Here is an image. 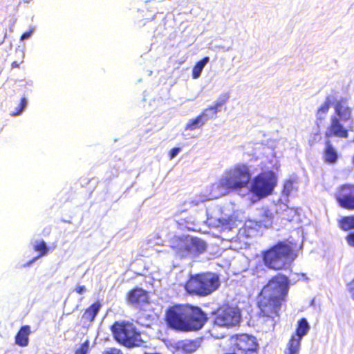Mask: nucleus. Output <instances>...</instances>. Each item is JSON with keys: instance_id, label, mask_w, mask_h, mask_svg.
<instances>
[{"instance_id": "obj_1", "label": "nucleus", "mask_w": 354, "mask_h": 354, "mask_svg": "<svg viewBox=\"0 0 354 354\" xmlns=\"http://www.w3.org/2000/svg\"><path fill=\"white\" fill-rule=\"evenodd\" d=\"M288 277L278 274L272 278L262 289L258 304L266 330L274 328L278 320L281 302L288 293Z\"/></svg>"}, {"instance_id": "obj_2", "label": "nucleus", "mask_w": 354, "mask_h": 354, "mask_svg": "<svg viewBox=\"0 0 354 354\" xmlns=\"http://www.w3.org/2000/svg\"><path fill=\"white\" fill-rule=\"evenodd\" d=\"M251 180V174L249 167L245 164H237L226 169L218 182L212 184L209 187L208 196H199L193 203L198 205L204 202L223 196L230 192L241 189L248 186Z\"/></svg>"}, {"instance_id": "obj_3", "label": "nucleus", "mask_w": 354, "mask_h": 354, "mask_svg": "<svg viewBox=\"0 0 354 354\" xmlns=\"http://www.w3.org/2000/svg\"><path fill=\"white\" fill-rule=\"evenodd\" d=\"M207 319L206 314L200 308L190 305H174L165 312L167 326L179 332L198 330Z\"/></svg>"}, {"instance_id": "obj_4", "label": "nucleus", "mask_w": 354, "mask_h": 354, "mask_svg": "<svg viewBox=\"0 0 354 354\" xmlns=\"http://www.w3.org/2000/svg\"><path fill=\"white\" fill-rule=\"evenodd\" d=\"M265 265L273 270H281L288 267L293 261L291 247L279 242L263 253Z\"/></svg>"}, {"instance_id": "obj_5", "label": "nucleus", "mask_w": 354, "mask_h": 354, "mask_svg": "<svg viewBox=\"0 0 354 354\" xmlns=\"http://www.w3.org/2000/svg\"><path fill=\"white\" fill-rule=\"evenodd\" d=\"M219 285L218 275L207 272L192 277L187 282L185 289L189 294L206 296L216 290Z\"/></svg>"}, {"instance_id": "obj_6", "label": "nucleus", "mask_w": 354, "mask_h": 354, "mask_svg": "<svg viewBox=\"0 0 354 354\" xmlns=\"http://www.w3.org/2000/svg\"><path fill=\"white\" fill-rule=\"evenodd\" d=\"M171 244L176 254L182 258L197 257L206 250V243L203 240L190 236H176L172 239Z\"/></svg>"}, {"instance_id": "obj_7", "label": "nucleus", "mask_w": 354, "mask_h": 354, "mask_svg": "<svg viewBox=\"0 0 354 354\" xmlns=\"http://www.w3.org/2000/svg\"><path fill=\"white\" fill-rule=\"evenodd\" d=\"M277 183V178L273 171L261 172L251 181L250 191L253 194L252 202L259 201L272 194Z\"/></svg>"}, {"instance_id": "obj_8", "label": "nucleus", "mask_w": 354, "mask_h": 354, "mask_svg": "<svg viewBox=\"0 0 354 354\" xmlns=\"http://www.w3.org/2000/svg\"><path fill=\"white\" fill-rule=\"evenodd\" d=\"M111 331L115 339L127 348L140 346L143 342L140 333L132 323L115 322L111 327Z\"/></svg>"}, {"instance_id": "obj_9", "label": "nucleus", "mask_w": 354, "mask_h": 354, "mask_svg": "<svg viewBox=\"0 0 354 354\" xmlns=\"http://www.w3.org/2000/svg\"><path fill=\"white\" fill-rule=\"evenodd\" d=\"M241 321V310L238 307L225 306L220 308L215 313L212 335L217 328H230L238 326Z\"/></svg>"}, {"instance_id": "obj_10", "label": "nucleus", "mask_w": 354, "mask_h": 354, "mask_svg": "<svg viewBox=\"0 0 354 354\" xmlns=\"http://www.w3.org/2000/svg\"><path fill=\"white\" fill-rule=\"evenodd\" d=\"M205 223L209 227L225 228L230 223V216L216 204H212L207 208Z\"/></svg>"}, {"instance_id": "obj_11", "label": "nucleus", "mask_w": 354, "mask_h": 354, "mask_svg": "<svg viewBox=\"0 0 354 354\" xmlns=\"http://www.w3.org/2000/svg\"><path fill=\"white\" fill-rule=\"evenodd\" d=\"M231 342L234 346V353L256 354L257 343L254 337L242 334L232 337Z\"/></svg>"}, {"instance_id": "obj_12", "label": "nucleus", "mask_w": 354, "mask_h": 354, "mask_svg": "<svg viewBox=\"0 0 354 354\" xmlns=\"http://www.w3.org/2000/svg\"><path fill=\"white\" fill-rule=\"evenodd\" d=\"M335 197L342 207L354 209V185L345 184L340 186L335 194Z\"/></svg>"}, {"instance_id": "obj_13", "label": "nucleus", "mask_w": 354, "mask_h": 354, "mask_svg": "<svg viewBox=\"0 0 354 354\" xmlns=\"http://www.w3.org/2000/svg\"><path fill=\"white\" fill-rule=\"evenodd\" d=\"M326 136L327 137L333 136L342 138H348V131L341 123L337 115H332L330 117V124L326 132Z\"/></svg>"}, {"instance_id": "obj_14", "label": "nucleus", "mask_w": 354, "mask_h": 354, "mask_svg": "<svg viewBox=\"0 0 354 354\" xmlns=\"http://www.w3.org/2000/svg\"><path fill=\"white\" fill-rule=\"evenodd\" d=\"M205 124V122L199 115L194 118L188 120L184 128V131L183 133V136L186 138H196V136L191 134L190 132L201 129Z\"/></svg>"}, {"instance_id": "obj_15", "label": "nucleus", "mask_w": 354, "mask_h": 354, "mask_svg": "<svg viewBox=\"0 0 354 354\" xmlns=\"http://www.w3.org/2000/svg\"><path fill=\"white\" fill-rule=\"evenodd\" d=\"M148 297L146 291L141 288H136L128 294V301L132 305L140 306L147 302Z\"/></svg>"}, {"instance_id": "obj_16", "label": "nucleus", "mask_w": 354, "mask_h": 354, "mask_svg": "<svg viewBox=\"0 0 354 354\" xmlns=\"http://www.w3.org/2000/svg\"><path fill=\"white\" fill-rule=\"evenodd\" d=\"M339 158L337 149L329 140H326L323 152V159L328 164H335Z\"/></svg>"}, {"instance_id": "obj_17", "label": "nucleus", "mask_w": 354, "mask_h": 354, "mask_svg": "<svg viewBox=\"0 0 354 354\" xmlns=\"http://www.w3.org/2000/svg\"><path fill=\"white\" fill-rule=\"evenodd\" d=\"M335 114L342 122H347L351 118V109L340 101L335 104Z\"/></svg>"}, {"instance_id": "obj_18", "label": "nucleus", "mask_w": 354, "mask_h": 354, "mask_svg": "<svg viewBox=\"0 0 354 354\" xmlns=\"http://www.w3.org/2000/svg\"><path fill=\"white\" fill-rule=\"evenodd\" d=\"M33 248L35 251L39 252L40 254L27 262L24 266H30L37 259L46 255L48 252V248L44 240H36L32 242Z\"/></svg>"}, {"instance_id": "obj_19", "label": "nucleus", "mask_w": 354, "mask_h": 354, "mask_svg": "<svg viewBox=\"0 0 354 354\" xmlns=\"http://www.w3.org/2000/svg\"><path fill=\"white\" fill-rule=\"evenodd\" d=\"M309 329L310 326L307 320L305 318L301 319L298 322L296 335H292L291 339H295L296 340L297 339L299 342V344L300 345L302 337L308 333Z\"/></svg>"}, {"instance_id": "obj_20", "label": "nucleus", "mask_w": 354, "mask_h": 354, "mask_svg": "<svg viewBox=\"0 0 354 354\" xmlns=\"http://www.w3.org/2000/svg\"><path fill=\"white\" fill-rule=\"evenodd\" d=\"M30 333L29 326H22L15 337V343L20 346H26L28 344V335Z\"/></svg>"}, {"instance_id": "obj_21", "label": "nucleus", "mask_w": 354, "mask_h": 354, "mask_svg": "<svg viewBox=\"0 0 354 354\" xmlns=\"http://www.w3.org/2000/svg\"><path fill=\"white\" fill-rule=\"evenodd\" d=\"M101 308V304L99 302H96L91 305L83 315V318L88 321L92 322L95 318L97 315L100 309Z\"/></svg>"}, {"instance_id": "obj_22", "label": "nucleus", "mask_w": 354, "mask_h": 354, "mask_svg": "<svg viewBox=\"0 0 354 354\" xmlns=\"http://www.w3.org/2000/svg\"><path fill=\"white\" fill-rule=\"evenodd\" d=\"M209 62V57H205L203 59L198 61L196 64V65L194 66L193 70H192V77L194 79H197L201 76L204 67L206 66V64Z\"/></svg>"}, {"instance_id": "obj_23", "label": "nucleus", "mask_w": 354, "mask_h": 354, "mask_svg": "<svg viewBox=\"0 0 354 354\" xmlns=\"http://www.w3.org/2000/svg\"><path fill=\"white\" fill-rule=\"evenodd\" d=\"M219 111L216 109L213 105L204 109L199 116L206 124L209 120L214 118Z\"/></svg>"}, {"instance_id": "obj_24", "label": "nucleus", "mask_w": 354, "mask_h": 354, "mask_svg": "<svg viewBox=\"0 0 354 354\" xmlns=\"http://www.w3.org/2000/svg\"><path fill=\"white\" fill-rule=\"evenodd\" d=\"M262 218L257 222L263 224L266 227L271 225L272 219V213L268 208H263L259 211Z\"/></svg>"}, {"instance_id": "obj_25", "label": "nucleus", "mask_w": 354, "mask_h": 354, "mask_svg": "<svg viewBox=\"0 0 354 354\" xmlns=\"http://www.w3.org/2000/svg\"><path fill=\"white\" fill-rule=\"evenodd\" d=\"M339 227L344 231L354 229V216L343 217L339 221Z\"/></svg>"}, {"instance_id": "obj_26", "label": "nucleus", "mask_w": 354, "mask_h": 354, "mask_svg": "<svg viewBox=\"0 0 354 354\" xmlns=\"http://www.w3.org/2000/svg\"><path fill=\"white\" fill-rule=\"evenodd\" d=\"M329 108H330V104H329L328 101H326L319 108V109L317 110V115H316L317 125H319V122H322V121L325 119L326 115L328 113Z\"/></svg>"}, {"instance_id": "obj_27", "label": "nucleus", "mask_w": 354, "mask_h": 354, "mask_svg": "<svg viewBox=\"0 0 354 354\" xmlns=\"http://www.w3.org/2000/svg\"><path fill=\"white\" fill-rule=\"evenodd\" d=\"M300 345L299 342L295 339H290L288 344V349L285 351V354H299Z\"/></svg>"}, {"instance_id": "obj_28", "label": "nucleus", "mask_w": 354, "mask_h": 354, "mask_svg": "<svg viewBox=\"0 0 354 354\" xmlns=\"http://www.w3.org/2000/svg\"><path fill=\"white\" fill-rule=\"evenodd\" d=\"M229 98L230 94L228 93H223L218 96L213 106L220 111L221 106L228 101Z\"/></svg>"}, {"instance_id": "obj_29", "label": "nucleus", "mask_w": 354, "mask_h": 354, "mask_svg": "<svg viewBox=\"0 0 354 354\" xmlns=\"http://www.w3.org/2000/svg\"><path fill=\"white\" fill-rule=\"evenodd\" d=\"M294 183L293 181L291 180H287L285 182L283 185V189L282 191V194L286 196H288L294 190Z\"/></svg>"}, {"instance_id": "obj_30", "label": "nucleus", "mask_w": 354, "mask_h": 354, "mask_svg": "<svg viewBox=\"0 0 354 354\" xmlns=\"http://www.w3.org/2000/svg\"><path fill=\"white\" fill-rule=\"evenodd\" d=\"M28 104V100L27 99L24 97L21 100V102L18 107L16 108L17 111L12 113V115L16 116L19 115L21 114V113L24 111V109L26 108Z\"/></svg>"}, {"instance_id": "obj_31", "label": "nucleus", "mask_w": 354, "mask_h": 354, "mask_svg": "<svg viewBox=\"0 0 354 354\" xmlns=\"http://www.w3.org/2000/svg\"><path fill=\"white\" fill-rule=\"evenodd\" d=\"M35 29V28L34 27H30V30H29L28 31H27V32H24V33L21 36L20 40H21V41H24V40H26V39H29V38L32 36V33L34 32Z\"/></svg>"}, {"instance_id": "obj_32", "label": "nucleus", "mask_w": 354, "mask_h": 354, "mask_svg": "<svg viewBox=\"0 0 354 354\" xmlns=\"http://www.w3.org/2000/svg\"><path fill=\"white\" fill-rule=\"evenodd\" d=\"M181 151V148L180 147H174L171 149L169 152V158L170 159L174 158Z\"/></svg>"}, {"instance_id": "obj_33", "label": "nucleus", "mask_w": 354, "mask_h": 354, "mask_svg": "<svg viewBox=\"0 0 354 354\" xmlns=\"http://www.w3.org/2000/svg\"><path fill=\"white\" fill-rule=\"evenodd\" d=\"M346 239L348 244L350 246L354 247V232L349 233L346 236Z\"/></svg>"}, {"instance_id": "obj_34", "label": "nucleus", "mask_w": 354, "mask_h": 354, "mask_svg": "<svg viewBox=\"0 0 354 354\" xmlns=\"http://www.w3.org/2000/svg\"><path fill=\"white\" fill-rule=\"evenodd\" d=\"M347 288L351 295L352 299L354 300V279L347 285Z\"/></svg>"}, {"instance_id": "obj_35", "label": "nucleus", "mask_w": 354, "mask_h": 354, "mask_svg": "<svg viewBox=\"0 0 354 354\" xmlns=\"http://www.w3.org/2000/svg\"><path fill=\"white\" fill-rule=\"evenodd\" d=\"M103 354H123V353L120 349L109 348Z\"/></svg>"}, {"instance_id": "obj_36", "label": "nucleus", "mask_w": 354, "mask_h": 354, "mask_svg": "<svg viewBox=\"0 0 354 354\" xmlns=\"http://www.w3.org/2000/svg\"><path fill=\"white\" fill-rule=\"evenodd\" d=\"M88 351V346L86 344H83L80 348L77 349L75 351V354H86Z\"/></svg>"}, {"instance_id": "obj_37", "label": "nucleus", "mask_w": 354, "mask_h": 354, "mask_svg": "<svg viewBox=\"0 0 354 354\" xmlns=\"http://www.w3.org/2000/svg\"><path fill=\"white\" fill-rule=\"evenodd\" d=\"M86 289L84 286H78L75 288V291L80 295L84 294L86 292Z\"/></svg>"}, {"instance_id": "obj_38", "label": "nucleus", "mask_w": 354, "mask_h": 354, "mask_svg": "<svg viewBox=\"0 0 354 354\" xmlns=\"http://www.w3.org/2000/svg\"><path fill=\"white\" fill-rule=\"evenodd\" d=\"M34 82L31 80H26V86H33Z\"/></svg>"}, {"instance_id": "obj_39", "label": "nucleus", "mask_w": 354, "mask_h": 354, "mask_svg": "<svg viewBox=\"0 0 354 354\" xmlns=\"http://www.w3.org/2000/svg\"><path fill=\"white\" fill-rule=\"evenodd\" d=\"M19 66V63H18L17 61H15L12 63V68H17Z\"/></svg>"}, {"instance_id": "obj_40", "label": "nucleus", "mask_w": 354, "mask_h": 354, "mask_svg": "<svg viewBox=\"0 0 354 354\" xmlns=\"http://www.w3.org/2000/svg\"><path fill=\"white\" fill-rule=\"evenodd\" d=\"M151 73H152V71H149V75H151Z\"/></svg>"}]
</instances>
